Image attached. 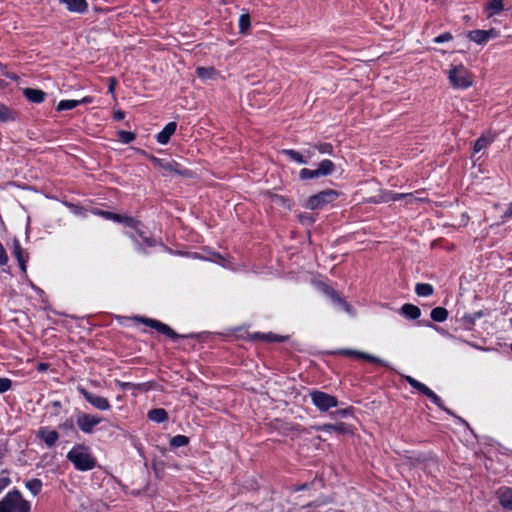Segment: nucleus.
Segmentation results:
<instances>
[{
    "mask_svg": "<svg viewBox=\"0 0 512 512\" xmlns=\"http://www.w3.org/2000/svg\"><path fill=\"white\" fill-rule=\"evenodd\" d=\"M140 321L142 323H144L145 325L149 326V327H152L154 329H156L158 332L176 340L178 339L180 336L175 333L173 331V329H171L168 325L160 322V321H157V320H154V319H150V318H141Z\"/></svg>",
    "mask_w": 512,
    "mask_h": 512,
    "instance_id": "9",
    "label": "nucleus"
},
{
    "mask_svg": "<svg viewBox=\"0 0 512 512\" xmlns=\"http://www.w3.org/2000/svg\"><path fill=\"white\" fill-rule=\"evenodd\" d=\"M311 399L313 404L320 410V411H327L328 409L332 407H336L338 405L337 399L329 395L327 393H324L322 391H312L310 393Z\"/></svg>",
    "mask_w": 512,
    "mask_h": 512,
    "instance_id": "5",
    "label": "nucleus"
},
{
    "mask_svg": "<svg viewBox=\"0 0 512 512\" xmlns=\"http://www.w3.org/2000/svg\"><path fill=\"white\" fill-rule=\"evenodd\" d=\"M391 196H393V193L389 191H381L378 196L370 198L369 201L373 203L389 202L392 201Z\"/></svg>",
    "mask_w": 512,
    "mask_h": 512,
    "instance_id": "30",
    "label": "nucleus"
},
{
    "mask_svg": "<svg viewBox=\"0 0 512 512\" xmlns=\"http://www.w3.org/2000/svg\"><path fill=\"white\" fill-rule=\"evenodd\" d=\"M452 39H453L452 34L449 32H446V33H443V34L439 35L438 37L434 38L433 41L435 43H443V42L451 41Z\"/></svg>",
    "mask_w": 512,
    "mask_h": 512,
    "instance_id": "43",
    "label": "nucleus"
},
{
    "mask_svg": "<svg viewBox=\"0 0 512 512\" xmlns=\"http://www.w3.org/2000/svg\"><path fill=\"white\" fill-rule=\"evenodd\" d=\"M488 9L492 11L490 16L499 13L503 9V0H491L488 4Z\"/></svg>",
    "mask_w": 512,
    "mask_h": 512,
    "instance_id": "36",
    "label": "nucleus"
},
{
    "mask_svg": "<svg viewBox=\"0 0 512 512\" xmlns=\"http://www.w3.org/2000/svg\"><path fill=\"white\" fill-rule=\"evenodd\" d=\"M79 392L83 395L85 400L89 402L93 407L98 410H108L110 408V403L108 399L95 395L84 388H79Z\"/></svg>",
    "mask_w": 512,
    "mask_h": 512,
    "instance_id": "7",
    "label": "nucleus"
},
{
    "mask_svg": "<svg viewBox=\"0 0 512 512\" xmlns=\"http://www.w3.org/2000/svg\"><path fill=\"white\" fill-rule=\"evenodd\" d=\"M17 118V112L0 103V122H10Z\"/></svg>",
    "mask_w": 512,
    "mask_h": 512,
    "instance_id": "20",
    "label": "nucleus"
},
{
    "mask_svg": "<svg viewBox=\"0 0 512 512\" xmlns=\"http://www.w3.org/2000/svg\"><path fill=\"white\" fill-rule=\"evenodd\" d=\"M149 159L153 162V164L156 167L161 168L164 171H167L169 173L182 174V172L177 168L178 167L177 163L164 162L163 160L156 158L155 156H149Z\"/></svg>",
    "mask_w": 512,
    "mask_h": 512,
    "instance_id": "14",
    "label": "nucleus"
},
{
    "mask_svg": "<svg viewBox=\"0 0 512 512\" xmlns=\"http://www.w3.org/2000/svg\"><path fill=\"white\" fill-rule=\"evenodd\" d=\"M299 220L302 224L305 225H311L314 222V218L310 214H300Z\"/></svg>",
    "mask_w": 512,
    "mask_h": 512,
    "instance_id": "44",
    "label": "nucleus"
},
{
    "mask_svg": "<svg viewBox=\"0 0 512 512\" xmlns=\"http://www.w3.org/2000/svg\"><path fill=\"white\" fill-rule=\"evenodd\" d=\"M79 105L77 100H62L57 105V111L71 110Z\"/></svg>",
    "mask_w": 512,
    "mask_h": 512,
    "instance_id": "29",
    "label": "nucleus"
},
{
    "mask_svg": "<svg viewBox=\"0 0 512 512\" xmlns=\"http://www.w3.org/2000/svg\"><path fill=\"white\" fill-rule=\"evenodd\" d=\"M497 31L495 29L490 30H472L469 31L467 37L470 41H473L477 44H485L490 38H494L497 36Z\"/></svg>",
    "mask_w": 512,
    "mask_h": 512,
    "instance_id": "10",
    "label": "nucleus"
},
{
    "mask_svg": "<svg viewBox=\"0 0 512 512\" xmlns=\"http://www.w3.org/2000/svg\"><path fill=\"white\" fill-rule=\"evenodd\" d=\"M251 22H250V16L249 14H242L239 18V29L240 33H246L248 29L250 28Z\"/></svg>",
    "mask_w": 512,
    "mask_h": 512,
    "instance_id": "32",
    "label": "nucleus"
},
{
    "mask_svg": "<svg viewBox=\"0 0 512 512\" xmlns=\"http://www.w3.org/2000/svg\"><path fill=\"white\" fill-rule=\"evenodd\" d=\"M140 321L142 323H144L145 325L149 326V327H152L154 329H156L158 332L176 340L178 339L180 336L175 333L173 331V329H171L168 325L160 322V321H157V320H154V319H150V318H141Z\"/></svg>",
    "mask_w": 512,
    "mask_h": 512,
    "instance_id": "8",
    "label": "nucleus"
},
{
    "mask_svg": "<svg viewBox=\"0 0 512 512\" xmlns=\"http://www.w3.org/2000/svg\"><path fill=\"white\" fill-rule=\"evenodd\" d=\"M510 216H512V203L509 205V207L507 208V210L504 213V217H510Z\"/></svg>",
    "mask_w": 512,
    "mask_h": 512,
    "instance_id": "54",
    "label": "nucleus"
},
{
    "mask_svg": "<svg viewBox=\"0 0 512 512\" xmlns=\"http://www.w3.org/2000/svg\"><path fill=\"white\" fill-rule=\"evenodd\" d=\"M24 96L33 103H41L45 99V93L39 89L25 88L23 90Z\"/></svg>",
    "mask_w": 512,
    "mask_h": 512,
    "instance_id": "17",
    "label": "nucleus"
},
{
    "mask_svg": "<svg viewBox=\"0 0 512 512\" xmlns=\"http://www.w3.org/2000/svg\"><path fill=\"white\" fill-rule=\"evenodd\" d=\"M123 389H128L130 387H132L133 385L131 383H128V382H120L118 381L117 382Z\"/></svg>",
    "mask_w": 512,
    "mask_h": 512,
    "instance_id": "53",
    "label": "nucleus"
},
{
    "mask_svg": "<svg viewBox=\"0 0 512 512\" xmlns=\"http://www.w3.org/2000/svg\"><path fill=\"white\" fill-rule=\"evenodd\" d=\"M317 177H320L317 169L310 170V169H307V168H303L300 171V178L302 180L312 179V178H317Z\"/></svg>",
    "mask_w": 512,
    "mask_h": 512,
    "instance_id": "37",
    "label": "nucleus"
},
{
    "mask_svg": "<svg viewBox=\"0 0 512 512\" xmlns=\"http://www.w3.org/2000/svg\"><path fill=\"white\" fill-rule=\"evenodd\" d=\"M26 487L30 490L33 495L40 493L42 488V482L39 479H32L26 483Z\"/></svg>",
    "mask_w": 512,
    "mask_h": 512,
    "instance_id": "31",
    "label": "nucleus"
},
{
    "mask_svg": "<svg viewBox=\"0 0 512 512\" xmlns=\"http://www.w3.org/2000/svg\"><path fill=\"white\" fill-rule=\"evenodd\" d=\"M29 503L22 498L17 490L9 492L0 501V512H29Z\"/></svg>",
    "mask_w": 512,
    "mask_h": 512,
    "instance_id": "2",
    "label": "nucleus"
},
{
    "mask_svg": "<svg viewBox=\"0 0 512 512\" xmlns=\"http://www.w3.org/2000/svg\"><path fill=\"white\" fill-rule=\"evenodd\" d=\"M66 4L67 9L70 12L84 13L87 10L86 0H60Z\"/></svg>",
    "mask_w": 512,
    "mask_h": 512,
    "instance_id": "15",
    "label": "nucleus"
},
{
    "mask_svg": "<svg viewBox=\"0 0 512 512\" xmlns=\"http://www.w3.org/2000/svg\"><path fill=\"white\" fill-rule=\"evenodd\" d=\"M67 459L80 471H88L96 466V459L91 454L89 448L84 445L74 446L68 452Z\"/></svg>",
    "mask_w": 512,
    "mask_h": 512,
    "instance_id": "1",
    "label": "nucleus"
},
{
    "mask_svg": "<svg viewBox=\"0 0 512 512\" xmlns=\"http://www.w3.org/2000/svg\"><path fill=\"white\" fill-rule=\"evenodd\" d=\"M46 368H47L46 364H40L39 365V370H45Z\"/></svg>",
    "mask_w": 512,
    "mask_h": 512,
    "instance_id": "56",
    "label": "nucleus"
},
{
    "mask_svg": "<svg viewBox=\"0 0 512 512\" xmlns=\"http://www.w3.org/2000/svg\"><path fill=\"white\" fill-rule=\"evenodd\" d=\"M11 380L8 378H0V393H4L11 388Z\"/></svg>",
    "mask_w": 512,
    "mask_h": 512,
    "instance_id": "42",
    "label": "nucleus"
},
{
    "mask_svg": "<svg viewBox=\"0 0 512 512\" xmlns=\"http://www.w3.org/2000/svg\"><path fill=\"white\" fill-rule=\"evenodd\" d=\"M334 164L330 160H323L317 169L319 176H326L334 171Z\"/></svg>",
    "mask_w": 512,
    "mask_h": 512,
    "instance_id": "23",
    "label": "nucleus"
},
{
    "mask_svg": "<svg viewBox=\"0 0 512 512\" xmlns=\"http://www.w3.org/2000/svg\"><path fill=\"white\" fill-rule=\"evenodd\" d=\"M10 484L8 477H0V492Z\"/></svg>",
    "mask_w": 512,
    "mask_h": 512,
    "instance_id": "48",
    "label": "nucleus"
},
{
    "mask_svg": "<svg viewBox=\"0 0 512 512\" xmlns=\"http://www.w3.org/2000/svg\"><path fill=\"white\" fill-rule=\"evenodd\" d=\"M108 82H109L108 91H109V93L114 94L117 81L114 77H110L108 79Z\"/></svg>",
    "mask_w": 512,
    "mask_h": 512,
    "instance_id": "47",
    "label": "nucleus"
},
{
    "mask_svg": "<svg viewBox=\"0 0 512 512\" xmlns=\"http://www.w3.org/2000/svg\"><path fill=\"white\" fill-rule=\"evenodd\" d=\"M269 340L271 341H282L283 338L279 337V336H276V335H272V334H269L266 336Z\"/></svg>",
    "mask_w": 512,
    "mask_h": 512,
    "instance_id": "52",
    "label": "nucleus"
},
{
    "mask_svg": "<svg viewBox=\"0 0 512 512\" xmlns=\"http://www.w3.org/2000/svg\"><path fill=\"white\" fill-rule=\"evenodd\" d=\"M189 443V438L187 436H184V435H177V436H174L171 440H170V445L172 447H175V448H178V447H181V446H185Z\"/></svg>",
    "mask_w": 512,
    "mask_h": 512,
    "instance_id": "33",
    "label": "nucleus"
},
{
    "mask_svg": "<svg viewBox=\"0 0 512 512\" xmlns=\"http://www.w3.org/2000/svg\"><path fill=\"white\" fill-rule=\"evenodd\" d=\"M350 413H351V409L347 408V409H341V410L336 411L335 415L340 416V417H346Z\"/></svg>",
    "mask_w": 512,
    "mask_h": 512,
    "instance_id": "49",
    "label": "nucleus"
},
{
    "mask_svg": "<svg viewBox=\"0 0 512 512\" xmlns=\"http://www.w3.org/2000/svg\"><path fill=\"white\" fill-rule=\"evenodd\" d=\"M422 393L426 395L428 398H430L431 401L435 403L438 407L444 409L445 411L451 414V412L444 407L442 400L430 388L426 387Z\"/></svg>",
    "mask_w": 512,
    "mask_h": 512,
    "instance_id": "27",
    "label": "nucleus"
},
{
    "mask_svg": "<svg viewBox=\"0 0 512 512\" xmlns=\"http://www.w3.org/2000/svg\"><path fill=\"white\" fill-rule=\"evenodd\" d=\"M405 380L416 390H418L419 392H423L425 390V388L427 387L426 385H424L423 383L417 381L416 379H414L413 377L411 376H406L405 377Z\"/></svg>",
    "mask_w": 512,
    "mask_h": 512,
    "instance_id": "40",
    "label": "nucleus"
},
{
    "mask_svg": "<svg viewBox=\"0 0 512 512\" xmlns=\"http://www.w3.org/2000/svg\"><path fill=\"white\" fill-rule=\"evenodd\" d=\"M324 292H325L328 296H330L332 299H334V300L338 301L339 303H341V304L343 305V307H344L346 310H348V309H349V305H348L345 301H343L340 297H338V296H337V294H336V292H335L333 289H331V288H329V287L325 286V288H324Z\"/></svg>",
    "mask_w": 512,
    "mask_h": 512,
    "instance_id": "39",
    "label": "nucleus"
},
{
    "mask_svg": "<svg viewBox=\"0 0 512 512\" xmlns=\"http://www.w3.org/2000/svg\"><path fill=\"white\" fill-rule=\"evenodd\" d=\"M448 78L454 88L465 89L472 85L470 73L462 64L452 66Z\"/></svg>",
    "mask_w": 512,
    "mask_h": 512,
    "instance_id": "3",
    "label": "nucleus"
},
{
    "mask_svg": "<svg viewBox=\"0 0 512 512\" xmlns=\"http://www.w3.org/2000/svg\"><path fill=\"white\" fill-rule=\"evenodd\" d=\"M148 418L156 423H161L168 419V413L163 408H156L148 412Z\"/></svg>",
    "mask_w": 512,
    "mask_h": 512,
    "instance_id": "21",
    "label": "nucleus"
},
{
    "mask_svg": "<svg viewBox=\"0 0 512 512\" xmlns=\"http://www.w3.org/2000/svg\"><path fill=\"white\" fill-rule=\"evenodd\" d=\"M415 292L418 296L427 297L433 293V287L430 284L418 283L415 287Z\"/></svg>",
    "mask_w": 512,
    "mask_h": 512,
    "instance_id": "25",
    "label": "nucleus"
},
{
    "mask_svg": "<svg viewBox=\"0 0 512 512\" xmlns=\"http://www.w3.org/2000/svg\"><path fill=\"white\" fill-rule=\"evenodd\" d=\"M409 196L406 197V201L408 204H413V203H416L418 201H424L423 198L421 197H416L414 194L412 193H407Z\"/></svg>",
    "mask_w": 512,
    "mask_h": 512,
    "instance_id": "46",
    "label": "nucleus"
},
{
    "mask_svg": "<svg viewBox=\"0 0 512 512\" xmlns=\"http://www.w3.org/2000/svg\"><path fill=\"white\" fill-rule=\"evenodd\" d=\"M407 196H409L407 193H398V194H393V196H391V198H392V201H398L400 199H406Z\"/></svg>",
    "mask_w": 512,
    "mask_h": 512,
    "instance_id": "50",
    "label": "nucleus"
},
{
    "mask_svg": "<svg viewBox=\"0 0 512 512\" xmlns=\"http://www.w3.org/2000/svg\"><path fill=\"white\" fill-rule=\"evenodd\" d=\"M349 354H355L357 355L358 357H361L365 360H368L372 363H376V364H380V365H385V362L375 356H372V355H369V354H365V353H362V352H355V351H349L348 352Z\"/></svg>",
    "mask_w": 512,
    "mask_h": 512,
    "instance_id": "34",
    "label": "nucleus"
},
{
    "mask_svg": "<svg viewBox=\"0 0 512 512\" xmlns=\"http://www.w3.org/2000/svg\"><path fill=\"white\" fill-rule=\"evenodd\" d=\"M38 437H40L48 447H52L58 441L59 434L55 430H48L47 428L42 427L38 431Z\"/></svg>",
    "mask_w": 512,
    "mask_h": 512,
    "instance_id": "12",
    "label": "nucleus"
},
{
    "mask_svg": "<svg viewBox=\"0 0 512 512\" xmlns=\"http://www.w3.org/2000/svg\"><path fill=\"white\" fill-rule=\"evenodd\" d=\"M400 311L405 317H407L409 319H413V320L419 318L421 315V311H420L419 307H417L413 304H409V303L404 304L401 307Z\"/></svg>",
    "mask_w": 512,
    "mask_h": 512,
    "instance_id": "19",
    "label": "nucleus"
},
{
    "mask_svg": "<svg viewBox=\"0 0 512 512\" xmlns=\"http://www.w3.org/2000/svg\"><path fill=\"white\" fill-rule=\"evenodd\" d=\"M196 72L200 78L209 79L215 75L216 70L213 67H198Z\"/></svg>",
    "mask_w": 512,
    "mask_h": 512,
    "instance_id": "28",
    "label": "nucleus"
},
{
    "mask_svg": "<svg viewBox=\"0 0 512 512\" xmlns=\"http://www.w3.org/2000/svg\"><path fill=\"white\" fill-rule=\"evenodd\" d=\"M13 255L17 259L22 272H26V263L28 261V254L22 249L19 240H13Z\"/></svg>",
    "mask_w": 512,
    "mask_h": 512,
    "instance_id": "11",
    "label": "nucleus"
},
{
    "mask_svg": "<svg viewBox=\"0 0 512 512\" xmlns=\"http://www.w3.org/2000/svg\"><path fill=\"white\" fill-rule=\"evenodd\" d=\"M100 214L107 219H111V220H113L115 222H119V223H124L125 225H127L129 227H135L136 223H137L136 220L133 219L132 217L122 216L120 214H116L113 212L102 211V212H100Z\"/></svg>",
    "mask_w": 512,
    "mask_h": 512,
    "instance_id": "13",
    "label": "nucleus"
},
{
    "mask_svg": "<svg viewBox=\"0 0 512 512\" xmlns=\"http://www.w3.org/2000/svg\"><path fill=\"white\" fill-rule=\"evenodd\" d=\"M54 406H55V407L60 406V402H58V401L54 402Z\"/></svg>",
    "mask_w": 512,
    "mask_h": 512,
    "instance_id": "58",
    "label": "nucleus"
},
{
    "mask_svg": "<svg viewBox=\"0 0 512 512\" xmlns=\"http://www.w3.org/2000/svg\"><path fill=\"white\" fill-rule=\"evenodd\" d=\"M338 195V192L332 189L321 191L309 197L306 203V207L311 210L321 209L325 205L335 201Z\"/></svg>",
    "mask_w": 512,
    "mask_h": 512,
    "instance_id": "4",
    "label": "nucleus"
},
{
    "mask_svg": "<svg viewBox=\"0 0 512 512\" xmlns=\"http://www.w3.org/2000/svg\"><path fill=\"white\" fill-rule=\"evenodd\" d=\"M124 116H125V114H124V112H123V111H121V110H119V111L115 112V114H114V118H115L116 120H122V119L124 118Z\"/></svg>",
    "mask_w": 512,
    "mask_h": 512,
    "instance_id": "51",
    "label": "nucleus"
},
{
    "mask_svg": "<svg viewBox=\"0 0 512 512\" xmlns=\"http://www.w3.org/2000/svg\"><path fill=\"white\" fill-rule=\"evenodd\" d=\"M65 426H66V427H70V428H72V427H73V423H72V421H68V422H66V423H65Z\"/></svg>",
    "mask_w": 512,
    "mask_h": 512,
    "instance_id": "57",
    "label": "nucleus"
},
{
    "mask_svg": "<svg viewBox=\"0 0 512 512\" xmlns=\"http://www.w3.org/2000/svg\"><path fill=\"white\" fill-rule=\"evenodd\" d=\"M282 152H283V154L288 156L292 161H295V162L300 163V164H306L307 163V160L304 159L303 155L300 154L299 152L295 151V150L284 149Z\"/></svg>",
    "mask_w": 512,
    "mask_h": 512,
    "instance_id": "26",
    "label": "nucleus"
},
{
    "mask_svg": "<svg viewBox=\"0 0 512 512\" xmlns=\"http://www.w3.org/2000/svg\"><path fill=\"white\" fill-rule=\"evenodd\" d=\"M176 123L170 122L168 123L164 129L157 135V140L161 144H167L169 142L170 137L176 131Z\"/></svg>",
    "mask_w": 512,
    "mask_h": 512,
    "instance_id": "16",
    "label": "nucleus"
},
{
    "mask_svg": "<svg viewBox=\"0 0 512 512\" xmlns=\"http://www.w3.org/2000/svg\"><path fill=\"white\" fill-rule=\"evenodd\" d=\"M498 499L503 508L512 510V489H500L498 491Z\"/></svg>",
    "mask_w": 512,
    "mask_h": 512,
    "instance_id": "18",
    "label": "nucleus"
},
{
    "mask_svg": "<svg viewBox=\"0 0 512 512\" xmlns=\"http://www.w3.org/2000/svg\"><path fill=\"white\" fill-rule=\"evenodd\" d=\"M118 137L123 143L127 144L132 142L135 139L136 135L133 132L120 130L118 132Z\"/></svg>",
    "mask_w": 512,
    "mask_h": 512,
    "instance_id": "38",
    "label": "nucleus"
},
{
    "mask_svg": "<svg viewBox=\"0 0 512 512\" xmlns=\"http://www.w3.org/2000/svg\"><path fill=\"white\" fill-rule=\"evenodd\" d=\"M491 143V139L487 136L480 137L474 145V152H480L482 149L486 148Z\"/></svg>",
    "mask_w": 512,
    "mask_h": 512,
    "instance_id": "35",
    "label": "nucleus"
},
{
    "mask_svg": "<svg viewBox=\"0 0 512 512\" xmlns=\"http://www.w3.org/2000/svg\"><path fill=\"white\" fill-rule=\"evenodd\" d=\"M91 100L92 99L90 97H84L81 100H77V101L79 102V104H86V103H90Z\"/></svg>",
    "mask_w": 512,
    "mask_h": 512,
    "instance_id": "55",
    "label": "nucleus"
},
{
    "mask_svg": "<svg viewBox=\"0 0 512 512\" xmlns=\"http://www.w3.org/2000/svg\"><path fill=\"white\" fill-rule=\"evenodd\" d=\"M448 311L443 307H436L431 311V318L436 322H443L447 319Z\"/></svg>",
    "mask_w": 512,
    "mask_h": 512,
    "instance_id": "24",
    "label": "nucleus"
},
{
    "mask_svg": "<svg viewBox=\"0 0 512 512\" xmlns=\"http://www.w3.org/2000/svg\"><path fill=\"white\" fill-rule=\"evenodd\" d=\"M315 148L322 154H332L333 147L329 143H321L315 145Z\"/></svg>",
    "mask_w": 512,
    "mask_h": 512,
    "instance_id": "41",
    "label": "nucleus"
},
{
    "mask_svg": "<svg viewBox=\"0 0 512 512\" xmlns=\"http://www.w3.org/2000/svg\"><path fill=\"white\" fill-rule=\"evenodd\" d=\"M101 421L102 419L100 417L82 413L77 418V425L82 432L90 434L93 432L94 427Z\"/></svg>",
    "mask_w": 512,
    "mask_h": 512,
    "instance_id": "6",
    "label": "nucleus"
},
{
    "mask_svg": "<svg viewBox=\"0 0 512 512\" xmlns=\"http://www.w3.org/2000/svg\"><path fill=\"white\" fill-rule=\"evenodd\" d=\"M8 262V256L3 245L0 243V265H6Z\"/></svg>",
    "mask_w": 512,
    "mask_h": 512,
    "instance_id": "45",
    "label": "nucleus"
},
{
    "mask_svg": "<svg viewBox=\"0 0 512 512\" xmlns=\"http://www.w3.org/2000/svg\"><path fill=\"white\" fill-rule=\"evenodd\" d=\"M321 431L330 432L334 431L338 434H344L348 432V428L345 423H336V424H324L319 428Z\"/></svg>",
    "mask_w": 512,
    "mask_h": 512,
    "instance_id": "22",
    "label": "nucleus"
}]
</instances>
